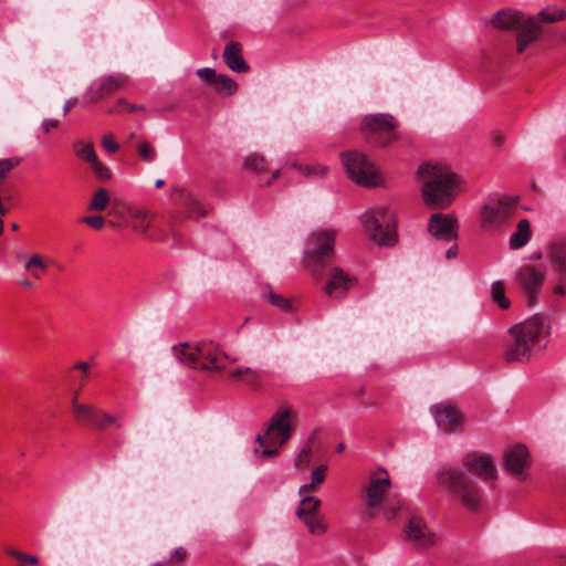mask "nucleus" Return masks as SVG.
<instances>
[{
	"label": "nucleus",
	"mask_w": 566,
	"mask_h": 566,
	"mask_svg": "<svg viewBox=\"0 0 566 566\" xmlns=\"http://www.w3.org/2000/svg\"><path fill=\"white\" fill-rule=\"evenodd\" d=\"M551 333V326L546 318L539 314L513 325L509 329V339L505 344L503 358L506 363H526L533 353L541 350L542 345Z\"/></svg>",
	"instance_id": "nucleus-1"
},
{
	"label": "nucleus",
	"mask_w": 566,
	"mask_h": 566,
	"mask_svg": "<svg viewBox=\"0 0 566 566\" xmlns=\"http://www.w3.org/2000/svg\"><path fill=\"white\" fill-rule=\"evenodd\" d=\"M421 197L430 209L448 208L457 196L458 177L449 168L426 163L417 170Z\"/></svg>",
	"instance_id": "nucleus-2"
},
{
	"label": "nucleus",
	"mask_w": 566,
	"mask_h": 566,
	"mask_svg": "<svg viewBox=\"0 0 566 566\" xmlns=\"http://www.w3.org/2000/svg\"><path fill=\"white\" fill-rule=\"evenodd\" d=\"M175 357L185 366L203 370L221 371L226 368L223 359L237 361L222 353L213 342H200L197 344L184 343L172 346Z\"/></svg>",
	"instance_id": "nucleus-3"
},
{
	"label": "nucleus",
	"mask_w": 566,
	"mask_h": 566,
	"mask_svg": "<svg viewBox=\"0 0 566 566\" xmlns=\"http://www.w3.org/2000/svg\"><path fill=\"white\" fill-rule=\"evenodd\" d=\"M296 412L291 407L279 408L270 418L264 433H259L256 443L262 447V455L273 458L292 437L296 424Z\"/></svg>",
	"instance_id": "nucleus-4"
},
{
	"label": "nucleus",
	"mask_w": 566,
	"mask_h": 566,
	"mask_svg": "<svg viewBox=\"0 0 566 566\" xmlns=\"http://www.w3.org/2000/svg\"><path fill=\"white\" fill-rule=\"evenodd\" d=\"M437 481L450 494L470 510L476 511L482 499V490L464 471L455 467H446L436 473Z\"/></svg>",
	"instance_id": "nucleus-5"
},
{
	"label": "nucleus",
	"mask_w": 566,
	"mask_h": 566,
	"mask_svg": "<svg viewBox=\"0 0 566 566\" xmlns=\"http://www.w3.org/2000/svg\"><path fill=\"white\" fill-rule=\"evenodd\" d=\"M74 368L80 369L83 373L80 388L73 392L71 398V411L74 421L94 430H104L108 426L119 427L118 419L115 416L105 412L92 403H85L78 400L80 391L88 376V364L85 361H78L75 364Z\"/></svg>",
	"instance_id": "nucleus-6"
},
{
	"label": "nucleus",
	"mask_w": 566,
	"mask_h": 566,
	"mask_svg": "<svg viewBox=\"0 0 566 566\" xmlns=\"http://www.w3.org/2000/svg\"><path fill=\"white\" fill-rule=\"evenodd\" d=\"M492 22L497 29L516 32V52L518 54H522L541 34L537 20L533 17H525L521 12L502 10L496 13Z\"/></svg>",
	"instance_id": "nucleus-7"
},
{
	"label": "nucleus",
	"mask_w": 566,
	"mask_h": 566,
	"mask_svg": "<svg viewBox=\"0 0 566 566\" xmlns=\"http://www.w3.org/2000/svg\"><path fill=\"white\" fill-rule=\"evenodd\" d=\"M366 235L380 247H391L397 240L396 220L388 207H376L360 216Z\"/></svg>",
	"instance_id": "nucleus-8"
},
{
	"label": "nucleus",
	"mask_w": 566,
	"mask_h": 566,
	"mask_svg": "<svg viewBox=\"0 0 566 566\" xmlns=\"http://www.w3.org/2000/svg\"><path fill=\"white\" fill-rule=\"evenodd\" d=\"M336 232L333 230H319L310 239V247L305 251L304 266L316 279H323L324 269L334 254Z\"/></svg>",
	"instance_id": "nucleus-9"
},
{
	"label": "nucleus",
	"mask_w": 566,
	"mask_h": 566,
	"mask_svg": "<svg viewBox=\"0 0 566 566\" xmlns=\"http://www.w3.org/2000/svg\"><path fill=\"white\" fill-rule=\"evenodd\" d=\"M348 177L360 186L377 185L378 171L367 156L358 150H347L340 155Z\"/></svg>",
	"instance_id": "nucleus-10"
},
{
	"label": "nucleus",
	"mask_w": 566,
	"mask_h": 566,
	"mask_svg": "<svg viewBox=\"0 0 566 566\" xmlns=\"http://www.w3.org/2000/svg\"><path fill=\"white\" fill-rule=\"evenodd\" d=\"M391 485L389 473L385 469H378L369 479L368 484L364 489V516L368 520L376 517L380 511L385 496Z\"/></svg>",
	"instance_id": "nucleus-11"
},
{
	"label": "nucleus",
	"mask_w": 566,
	"mask_h": 566,
	"mask_svg": "<svg viewBox=\"0 0 566 566\" xmlns=\"http://www.w3.org/2000/svg\"><path fill=\"white\" fill-rule=\"evenodd\" d=\"M397 123L389 114L367 115L361 122V130L375 138V144L381 147L389 145L397 138L395 128Z\"/></svg>",
	"instance_id": "nucleus-12"
},
{
	"label": "nucleus",
	"mask_w": 566,
	"mask_h": 566,
	"mask_svg": "<svg viewBox=\"0 0 566 566\" xmlns=\"http://www.w3.org/2000/svg\"><path fill=\"white\" fill-rule=\"evenodd\" d=\"M402 538L416 549H428L436 544V534L428 527L422 516L410 514L402 528Z\"/></svg>",
	"instance_id": "nucleus-13"
},
{
	"label": "nucleus",
	"mask_w": 566,
	"mask_h": 566,
	"mask_svg": "<svg viewBox=\"0 0 566 566\" xmlns=\"http://www.w3.org/2000/svg\"><path fill=\"white\" fill-rule=\"evenodd\" d=\"M438 428L444 433H455L462 430L464 417L452 403L441 402L430 407Z\"/></svg>",
	"instance_id": "nucleus-14"
},
{
	"label": "nucleus",
	"mask_w": 566,
	"mask_h": 566,
	"mask_svg": "<svg viewBox=\"0 0 566 566\" xmlns=\"http://www.w3.org/2000/svg\"><path fill=\"white\" fill-rule=\"evenodd\" d=\"M545 272L536 269L534 265H524L516 273V281L524 293L528 307L535 305L537 293L544 282Z\"/></svg>",
	"instance_id": "nucleus-15"
},
{
	"label": "nucleus",
	"mask_w": 566,
	"mask_h": 566,
	"mask_svg": "<svg viewBox=\"0 0 566 566\" xmlns=\"http://www.w3.org/2000/svg\"><path fill=\"white\" fill-rule=\"evenodd\" d=\"M547 258L556 274L554 294L566 296V241H556L548 245Z\"/></svg>",
	"instance_id": "nucleus-16"
},
{
	"label": "nucleus",
	"mask_w": 566,
	"mask_h": 566,
	"mask_svg": "<svg viewBox=\"0 0 566 566\" xmlns=\"http://www.w3.org/2000/svg\"><path fill=\"white\" fill-rule=\"evenodd\" d=\"M459 223L453 214L433 213L428 223V232L440 241L455 242Z\"/></svg>",
	"instance_id": "nucleus-17"
},
{
	"label": "nucleus",
	"mask_w": 566,
	"mask_h": 566,
	"mask_svg": "<svg viewBox=\"0 0 566 566\" xmlns=\"http://www.w3.org/2000/svg\"><path fill=\"white\" fill-rule=\"evenodd\" d=\"M463 467L479 476L482 481H494L497 478L496 468L489 454L470 452L462 460Z\"/></svg>",
	"instance_id": "nucleus-18"
},
{
	"label": "nucleus",
	"mask_w": 566,
	"mask_h": 566,
	"mask_svg": "<svg viewBox=\"0 0 566 566\" xmlns=\"http://www.w3.org/2000/svg\"><path fill=\"white\" fill-rule=\"evenodd\" d=\"M518 197L507 200L501 199L496 203H488L482 209V227L483 228H499L510 217L511 209L517 203Z\"/></svg>",
	"instance_id": "nucleus-19"
},
{
	"label": "nucleus",
	"mask_w": 566,
	"mask_h": 566,
	"mask_svg": "<svg viewBox=\"0 0 566 566\" xmlns=\"http://www.w3.org/2000/svg\"><path fill=\"white\" fill-rule=\"evenodd\" d=\"M327 282L323 291L331 298L339 300L346 296L355 277L338 266H331L327 271Z\"/></svg>",
	"instance_id": "nucleus-20"
},
{
	"label": "nucleus",
	"mask_w": 566,
	"mask_h": 566,
	"mask_svg": "<svg viewBox=\"0 0 566 566\" xmlns=\"http://www.w3.org/2000/svg\"><path fill=\"white\" fill-rule=\"evenodd\" d=\"M530 452L524 444H516L504 453V468L520 480H525V470L530 467Z\"/></svg>",
	"instance_id": "nucleus-21"
},
{
	"label": "nucleus",
	"mask_w": 566,
	"mask_h": 566,
	"mask_svg": "<svg viewBox=\"0 0 566 566\" xmlns=\"http://www.w3.org/2000/svg\"><path fill=\"white\" fill-rule=\"evenodd\" d=\"M126 82H127V76L124 74H120V73L99 78L96 82V86L95 87L92 86L90 88V91L92 92L91 102L92 103L99 102L101 99L105 98L106 96L120 90L125 85Z\"/></svg>",
	"instance_id": "nucleus-22"
},
{
	"label": "nucleus",
	"mask_w": 566,
	"mask_h": 566,
	"mask_svg": "<svg viewBox=\"0 0 566 566\" xmlns=\"http://www.w3.org/2000/svg\"><path fill=\"white\" fill-rule=\"evenodd\" d=\"M223 60L228 67L234 72L241 73L249 70L248 64L241 55V45L238 42H230L224 48Z\"/></svg>",
	"instance_id": "nucleus-23"
},
{
	"label": "nucleus",
	"mask_w": 566,
	"mask_h": 566,
	"mask_svg": "<svg viewBox=\"0 0 566 566\" xmlns=\"http://www.w3.org/2000/svg\"><path fill=\"white\" fill-rule=\"evenodd\" d=\"M230 376L234 380L244 382L253 390H258L262 384V371L250 367H238L230 370Z\"/></svg>",
	"instance_id": "nucleus-24"
},
{
	"label": "nucleus",
	"mask_w": 566,
	"mask_h": 566,
	"mask_svg": "<svg viewBox=\"0 0 566 566\" xmlns=\"http://www.w3.org/2000/svg\"><path fill=\"white\" fill-rule=\"evenodd\" d=\"M179 196V202L186 209L188 218L205 217L208 214L209 209L201 205L193 193L180 189Z\"/></svg>",
	"instance_id": "nucleus-25"
},
{
	"label": "nucleus",
	"mask_w": 566,
	"mask_h": 566,
	"mask_svg": "<svg viewBox=\"0 0 566 566\" xmlns=\"http://www.w3.org/2000/svg\"><path fill=\"white\" fill-rule=\"evenodd\" d=\"M132 218H133L132 227L134 228V230H136L143 234H146L149 239H151L154 241H158V240L163 239L161 235H156V234L149 233V229L151 226V219L147 211L136 210L132 213Z\"/></svg>",
	"instance_id": "nucleus-26"
},
{
	"label": "nucleus",
	"mask_w": 566,
	"mask_h": 566,
	"mask_svg": "<svg viewBox=\"0 0 566 566\" xmlns=\"http://www.w3.org/2000/svg\"><path fill=\"white\" fill-rule=\"evenodd\" d=\"M531 239V226L526 219H522L517 223L516 231L510 238V247L512 249H521Z\"/></svg>",
	"instance_id": "nucleus-27"
},
{
	"label": "nucleus",
	"mask_w": 566,
	"mask_h": 566,
	"mask_svg": "<svg viewBox=\"0 0 566 566\" xmlns=\"http://www.w3.org/2000/svg\"><path fill=\"white\" fill-rule=\"evenodd\" d=\"M328 467L327 464H321L315 468L311 473V482L303 484L298 489V495H305L311 492H315L318 486L325 481V474Z\"/></svg>",
	"instance_id": "nucleus-28"
},
{
	"label": "nucleus",
	"mask_w": 566,
	"mask_h": 566,
	"mask_svg": "<svg viewBox=\"0 0 566 566\" xmlns=\"http://www.w3.org/2000/svg\"><path fill=\"white\" fill-rule=\"evenodd\" d=\"M302 500L296 510L297 517L304 518L311 515H316L321 506V500L314 496L302 495Z\"/></svg>",
	"instance_id": "nucleus-29"
},
{
	"label": "nucleus",
	"mask_w": 566,
	"mask_h": 566,
	"mask_svg": "<svg viewBox=\"0 0 566 566\" xmlns=\"http://www.w3.org/2000/svg\"><path fill=\"white\" fill-rule=\"evenodd\" d=\"M293 167L296 168L303 176L313 179H323L329 171L328 166L325 165H302L294 163Z\"/></svg>",
	"instance_id": "nucleus-30"
},
{
	"label": "nucleus",
	"mask_w": 566,
	"mask_h": 566,
	"mask_svg": "<svg viewBox=\"0 0 566 566\" xmlns=\"http://www.w3.org/2000/svg\"><path fill=\"white\" fill-rule=\"evenodd\" d=\"M314 451L310 447H302L294 459V468L297 472L304 473L312 464Z\"/></svg>",
	"instance_id": "nucleus-31"
},
{
	"label": "nucleus",
	"mask_w": 566,
	"mask_h": 566,
	"mask_svg": "<svg viewBox=\"0 0 566 566\" xmlns=\"http://www.w3.org/2000/svg\"><path fill=\"white\" fill-rule=\"evenodd\" d=\"M492 301L496 303L502 310L510 307V300L505 296V287L502 281H496L491 286Z\"/></svg>",
	"instance_id": "nucleus-32"
},
{
	"label": "nucleus",
	"mask_w": 566,
	"mask_h": 566,
	"mask_svg": "<svg viewBox=\"0 0 566 566\" xmlns=\"http://www.w3.org/2000/svg\"><path fill=\"white\" fill-rule=\"evenodd\" d=\"M74 151L78 158L88 164L97 159L93 143L76 142L74 144Z\"/></svg>",
	"instance_id": "nucleus-33"
},
{
	"label": "nucleus",
	"mask_w": 566,
	"mask_h": 566,
	"mask_svg": "<svg viewBox=\"0 0 566 566\" xmlns=\"http://www.w3.org/2000/svg\"><path fill=\"white\" fill-rule=\"evenodd\" d=\"M109 203V195L106 189H97L90 201L88 209L94 211H103Z\"/></svg>",
	"instance_id": "nucleus-34"
},
{
	"label": "nucleus",
	"mask_w": 566,
	"mask_h": 566,
	"mask_svg": "<svg viewBox=\"0 0 566 566\" xmlns=\"http://www.w3.org/2000/svg\"><path fill=\"white\" fill-rule=\"evenodd\" d=\"M244 168L253 172H263L268 169V163L264 156L251 154L244 159Z\"/></svg>",
	"instance_id": "nucleus-35"
},
{
	"label": "nucleus",
	"mask_w": 566,
	"mask_h": 566,
	"mask_svg": "<svg viewBox=\"0 0 566 566\" xmlns=\"http://www.w3.org/2000/svg\"><path fill=\"white\" fill-rule=\"evenodd\" d=\"M264 298L270 302L272 305L286 311L292 312L294 310L293 303L285 298L282 295L276 294L273 290H269L266 294H264Z\"/></svg>",
	"instance_id": "nucleus-36"
},
{
	"label": "nucleus",
	"mask_w": 566,
	"mask_h": 566,
	"mask_svg": "<svg viewBox=\"0 0 566 566\" xmlns=\"http://www.w3.org/2000/svg\"><path fill=\"white\" fill-rule=\"evenodd\" d=\"M46 263L40 254H32L30 259L24 264V270L30 271L35 279H40L39 271H46Z\"/></svg>",
	"instance_id": "nucleus-37"
},
{
	"label": "nucleus",
	"mask_w": 566,
	"mask_h": 566,
	"mask_svg": "<svg viewBox=\"0 0 566 566\" xmlns=\"http://www.w3.org/2000/svg\"><path fill=\"white\" fill-rule=\"evenodd\" d=\"M213 87L218 93H227L228 95H232L237 91L238 85L229 76L218 75Z\"/></svg>",
	"instance_id": "nucleus-38"
},
{
	"label": "nucleus",
	"mask_w": 566,
	"mask_h": 566,
	"mask_svg": "<svg viewBox=\"0 0 566 566\" xmlns=\"http://www.w3.org/2000/svg\"><path fill=\"white\" fill-rule=\"evenodd\" d=\"M301 521L307 526L308 532L313 535H322L326 531V525L323 518L317 514L301 518Z\"/></svg>",
	"instance_id": "nucleus-39"
},
{
	"label": "nucleus",
	"mask_w": 566,
	"mask_h": 566,
	"mask_svg": "<svg viewBox=\"0 0 566 566\" xmlns=\"http://www.w3.org/2000/svg\"><path fill=\"white\" fill-rule=\"evenodd\" d=\"M538 19L542 22L554 23L566 19V11L558 8H547L538 13Z\"/></svg>",
	"instance_id": "nucleus-40"
},
{
	"label": "nucleus",
	"mask_w": 566,
	"mask_h": 566,
	"mask_svg": "<svg viewBox=\"0 0 566 566\" xmlns=\"http://www.w3.org/2000/svg\"><path fill=\"white\" fill-rule=\"evenodd\" d=\"M14 200L11 190L4 186H0V216H6L13 207Z\"/></svg>",
	"instance_id": "nucleus-41"
},
{
	"label": "nucleus",
	"mask_w": 566,
	"mask_h": 566,
	"mask_svg": "<svg viewBox=\"0 0 566 566\" xmlns=\"http://www.w3.org/2000/svg\"><path fill=\"white\" fill-rule=\"evenodd\" d=\"M403 507V502L398 499L397 501L384 502L380 511H382L384 516L387 521H391L396 518Z\"/></svg>",
	"instance_id": "nucleus-42"
},
{
	"label": "nucleus",
	"mask_w": 566,
	"mask_h": 566,
	"mask_svg": "<svg viewBox=\"0 0 566 566\" xmlns=\"http://www.w3.org/2000/svg\"><path fill=\"white\" fill-rule=\"evenodd\" d=\"M137 153L140 159L146 163H153L156 159V150L147 140L138 143Z\"/></svg>",
	"instance_id": "nucleus-43"
},
{
	"label": "nucleus",
	"mask_w": 566,
	"mask_h": 566,
	"mask_svg": "<svg viewBox=\"0 0 566 566\" xmlns=\"http://www.w3.org/2000/svg\"><path fill=\"white\" fill-rule=\"evenodd\" d=\"M139 109H143V106L130 104L126 99L119 98V99H117L115 106L108 109V113L109 114H119L123 112L134 113Z\"/></svg>",
	"instance_id": "nucleus-44"
},
{
	"label": "nucleus",
	"mask_w": 566,
	"mask_h": 566,
	"mask_svg": "<svg viewBox=\"0 0 566 566\" xmlns=\"http://www.w3.org/2000/svg\"><path fill=\"white\" fill-rule=\"evenodd\" d=\"M21 159L18 157L0 159V186H2V181L7 178V175L20 164Z\"/></svg>",
	"instance_id": "nucleus-45"
},
{
	"label": "nucleus",
	"mask_w": 566,
	"mask_h": 566,
	"mask_svg": "<svg viewBox=\"0 0 566 566\" xmlns=\"http://www.w3.org/2000/svg\"><path fill=\"white\" fill-rule=\"evenodd\" d=\"M95 177L102 181L108 180L111 178V170L108 167L103 165L98 158L94 160L92 164H90Z\"/></svg>",
	"instance_id": "nucleus-46"
},
{
	"label": "nucleus",
	"mask_w": 566,
	"mask_h": 566,
	"mask_svg": "<svg viewBox=\"0 0 566 566\" xmlns=\"http://www.w3.org/2000/svg\"><path fill=\"white\" fill-rule=\"evenodd\" d=\"M196 74L200 80L207 82L208 84H210L212 86L218 77V74L216 73V71L210 67L199 69V70H197Z\"/></svg>",
	"instance_id": "nucleus-47"
},
{
	"label": "nucleus",
	"mask_w": 566,
	"mask_h": 566,
	"mask_svg": "<svg viewBox=\"0 0 566 566\" xmlns=\"http://www.w3.org/2000/svg\"><path fill=\"white\" fill-rule=\"evenodd\" d=\"M82 221L95 230L103 229L105 224V219L102 216L84 217Z\"/></svg>",
	"instance_id": "nucleus-48"
},
{
	"label": "nucleus",
	"mask_w": 566,
	"mask_h": 566,
	"mask_svg": "<svg viewBox=\"0 0 566 566\" xmlns=\"http://www.w3.org/2000/svg\"><path fill=\"white\" fill-rule=\"evenodd\" d=\"M102 145L111 154L116 153L119 149L118 144L114 140V135L111 133L103 137Z\"/></svg>",
	"instance_id": "nucleus-49"
},
{
	"label": "nucleus",
	"mask_w": 566,
	"mask_h": 566,
	"mask_svg": "<svg viewBox=\"0 0 566 566\" xmlns=\"http://www.w3.org/2000/svg\"><path fill=\"white\" fill-rule=\"evenodd\" d=\"M187 556V551L184 547H178L174 551L170 562H179L185 559Z\"/></svg>",
	"instance_id": "nucleus-50"
},
{
	"label": "nucleus",
	"mask_w": 566,
	"mask_h": 566,
	"mask_svg": "<svg viewBox=\"0 0 566 566\" xmlns=\"http://www.w3.org/2000/svg\"><path fill=\"white\" fill-rule=\"evenodd\" d=\"M43 129L45 133H49L52 128H55L59 126V120L57 119H48V120H44L43 124Z\"/></svg>",
	"instance_id": "nucleus-51"
},
{
	"label": "nucleus",
	"mask_w": 566,
	"mask_h": 566,
	"mask_svg": "<svg viewBox=\"0 0 566 566\" xmlns=\"http://www.w3.org/2000/svg\"><path fill=\"white\" fill-rule=\"evenodd\" d=\"M458 255V245L453 242L452 247L448 249L446 252V258L448 260H453Z\"/></svg>",
	"instance_id": "nucleus-52"
},
{
	"label": "nucleus",
	"mask_w": 566,
	"mask_h": 566,
	"mask_svg": "<svg viewBox=\"0 0 566 566\" xmlns=\"http://www.w3.org/2000/svg\"><path fill=\"white\" fill-rule=\"evenodd\" d=\"M317 431H314L306 440L303 447H310L311 450H315V440H316Z\"/></svg>",
	"instance_id": "nucleus-53"
},
{
	"label": "nucleus",
	"mask_w": 566,
	"mask_h": 566,
	"mask_svg": "<svg viewBox=\"0 0 566 566\" xmlns=\"http://www.w3.org/2000/svg\"><path fill=\"white\" fill-rule=\"evenodd\" d=\"M76 98H70L64 105L63 114L66 115L76 105Z\"/></svg>",
	"instance_id": "nucleus-54"
},
{
	"label": "nucleus",
	"mask_w": 566,
	"mask_h": 566,
	"mask_svg": "<svg viewBox=\"0 0 566 566\" xmlns=\"http://www.w3.org/2000/svg\"><path fill=\"white\" fill-rule=\"evenodd\" d=\"M493 143L495 144V146H501L503 145L504 143V136L501 135V134H496L494 137H493Z\"/></svg>",
	"instance_id": "nucleus-55"
},
{
	"label": "nucleus",
	"mask_w": 566,
	"mask_h": 566,
	"mask_svg": "<svg viewBox=\"0 0 566 566\" xmlns=\"http://www.w3.org/2000/svg\"><path fill=\"white\" fill-rule=\"evenodd\" d=\"M281 175V170L277 169L273 172L272 178L265 184V186H270L273 180L277 179Z\"/></svg>",
	"instance_id": "nucleus-56"
},
{
	"label": "nucleus",
	"mask_w": 566,
	"mask_h": 566,
	"mask_svg": "<svg viewBox=\"0 0 566 566\" xmlns=\"http://www.w3.org/2000/svg\"><path fill=\"white\" fill-rule=\"evenodd\" d=\"M21 285L24 286V287H28V289H32L33 287V283L28 280V279H24L21 281Z\"/></svg>",
	"instance_id": "nucleus-57"
},
{
	"label": "nucleus",
	"mask_w": 566,
	"mask_h": 566,
	"mask_svg": "<svg viewBox=\"0 0 566 566\" xmlns=\"http://www.w3.org/2000/svg\"><path fill=\"white\" fill-rule=\"evenodd\" d=\"M164 185H165V181H164L163 179H157V180L155 181V186H156L157 188H161Z\"/></svg>",
	"instance_id": "nucleus-58"
},
{
	"label": "nucleus",
	"mask_w": 566,
	"mask_h": 566,
	"mask_svg": "<svg viewBox=\"0 0 566 566\" xmlns=\"http://www.w3.org/2000/svg\"><path fill=\"white\" fill-rule=\"evenodd\" d=\"M169 227H170V230H171V233H172L174 238L178 239V233L176 232V230L174 228V224L171 223V224H169Z\"/></svg>",
	"instance_id": "nucleus-59"
},
{
	"label": "nucleus",
	"mask_w": 566,
	"mask_h": 566,
	"mask_svg": "<svg viewBox=\"0 0 566 566\" xmlns=\"http://www.w3.org/2000/svg\"><path fill=\"white\" fill-rule=\"evenodd\" d=\"M345 450V444L344 443H339L336 448V451L337 452H343Z\"/></svg>",
	"instance_id": "nucleus-60"
},
{
	"label": "nucleus",
	"mask_w": 566,
	"mask_h": 566,
	"mask_svg": "<svg viewBox=\"0 0 566 566\" xmlns=\"http://www.w3.org/2000/svg\"><path fill=\"white\" fill-rule=\"evenodd\" d=\"M11 229H12L13 231H18V230H19V226H18L17 223H12V224H11Z\"/></svg>",
	"instance_id": "nucleus-61"
},
{
	"label": "nucleus",
	"mask_w": 566,
	"mask_h": 566,
	"mask_svg": "<svg viewBox=\"0 0 566 566\" xmlns=\"http://www.w3.org/2000/svg\"><path fill=\"white\" fill-rule=\"evenodd\" d=\"M3 232V220L0 218V235Z\"/></svg>",
	"instance_id": "nucleus-62"
},
{
	"label": "nucleus",
	"mask_w": 566,
	"mask_h": 566,
	"mask_svg": "<svg viewBox=\"0 0 566 566\" xmlns=\"http://www.w3.org/2000/svg\"><path fill=\"white\" fill-rule=\"evenodd\" d=\"M24 256H25V255H24L23 253L18 254V259H20V260H21V259H24Z\"/></svg>",
	"instance_id": "nucleus-63"
},
{
	"label": "nucleus",
	"mask_w": 566,
	"mask_h": 566,
	"mask_svg": "<svg viewBox=\"0 0 566 566\" xmlns=\"http://www.w3.org/2000/svg\"><path fill=\"white\" fill-rule=\"evenodd\" d=\"M154 566H164L163 563H156Z\"/></svg>",
	"instance_id": "nucleus-64"
}]
</instances>
